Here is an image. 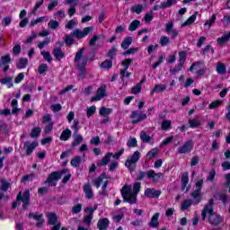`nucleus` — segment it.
Instances as JSON below:
<instances>
[{"mask_svg":"<svg viewBox=\"0 0 230 230\" xmlns=\"http://www.w3.org/2000/svg\"><path fill=\"white\" fill-rule=\"evenodd\" d=\"M93 30H94V28L93 27H86L84 28V30L75 29L72 31L71 35L78 40L84 39V37H87V35H89V33H91Z\"/></svg>","mask_w":230,"mask_h":230,"instance_id":"5","label":"nucleus"},{"mask_svg":"<svg viewBox=\"0 0 230 230\" xmlns=\"http://www.w3.org/2000/svg\"><path fill=\"white\" fill-rule=\"evenodd\" d=\"M218 200H221L223 204H227V193L221 192L217 195Z\"/></svg>","mask_w":230,"mask_h":230,"instance_id":"53","label":"nucleus"},{"mask_svg":"<svg viewBox=\"0 0 230 230\" xmlns=\"http://www.w3.org/2000/svg\"><path fill=\"white\" fill-rule=\"evenodd\" d=\"M29 218H33L36 220V226L38 227H40L44 224V217H42V215L31 213L29 214Z\"/></svg>","mask_w":230,"mask_h":230,"instance_id":"20","label":"nucleus"},{"mask_svg":"<svg viewBox=\"0 0 230 230\" xmlns=\"http://www.w3.org/2000/svg\"><path fill=\"white\" fill-rule=\"evenodd\" d=\"M230 40V31L228 33H225L221 38L217 39V44L219 46H224L226 42H229Z\"/></svg>","mask_w":230,"mask_h":230,"instance_id":"26","label":"nucleus"},{"mask_svg":"<svg viewBox=\"0 0 230 230\" xmlns=\"http://www.w3.org/2000/svg\"><path fill=\"white\" fill-rule=\"evenodd\" d=\"M142 87H143V82L141 81L140 83H138L136 86H134L131 89V93L133 94H139V93H141Z\"/></svg>","mask_w":230,"mask_h":230,"instance_id":"44","label":"nucleus"},{"mask_svg":"<svg viewBox=\"0 0 230 230\" xmlns=\"http://www.w3.org/2000/svg\"><path fill=\"white\" fill-rule=\"evenodd\" d=\"M103 179H107V174L103 173L97 179H95L93 181L94 186H96V188H100V186H102V183L103 182Z\"/></svg>","mask_w":230,"mask_h":230,"instance_id":"37","label":"nucleus"},{"mask_svg":"<svg viewBox=\"0 0 230 230\" xmlns=\"http://www.w3.org/2000/svg\"><path fill=\"white\" fill-rule=\"evenodd\" d=\"M215 22H217V14H212L209 20L205 21L204 26H208V28H211Z\"/></svg>","mask_w":230,"mask_h":230,"instance_id":"40","label":"nucleus"},{"mask_svg":"<svg viewBox=\"0 0 230 230\" xmlns=\"http://www.w3.org/2000/svg\"><path fill=\"white\" fill-rule=\"evenodd\" d=\"M78 125H80V120L75 119L71 126V128L72 130H74L75 135L78 134V130H80V128L78 127Z\"/></svg>","mask_w":230,"mask_h":230,"instance_id":"48","label":"nucleus"},{"mask_svg":"<svg viewBox=\"0 0 230 230\" xmlns=\"http://www.w3.org/2000/svg\"><path fill=\"white\" fill-rule=\"evenodd\" d=\"M41 132H42V128H40V127H36L32 128L31 132V137H39Z\"/></svg>","mask_w":230,"mask_h":230,"instance_id":"45","label":"nucleus"},{"mask_svg":"<svg viewBox=\"0 0 230 230\" xmlns=\"http://www.w3.org/2000/svg\"><path fill=\"white\" fill-rule=\"evenodd\" d=\"M191 150H193V140H189L178 148V154H190Z\"/></svg>","mask_w":230,"mask_h":230,"instance_id":"9","label":"nucleus"},{"mask_svg":"<svg viewBox=\"0 0 230 230\" xmlns=\"http://www.w3.org/2000/svg\"><path fill=\"white\" fill-rule=\"evenodd\" d=\"M39 146V142L37 141H26L23 145V150L25 151L27 155H30L31 154H33V150Z\"/></svg>","mask_w":230,"mask_h":230,"instance_id":"7","label":"nucleus"},{"mask_svg":"<svg viewBox=\"0 0 230 230\" xmlns=\"http://www.w3.org/2000/svg\"><path fill=\"white\" fill-rule=\"evenodd\" d=\"M216 71L217 75H226L227 69L226 67V64L222 62H217L216 66Z\"/></svg>","mask_w":230,"mask_h":230,"instance_id":"23","label":"nucleus"},{"mask_svg":"<svg viewBox=\"0 0 230 230\" xmlns=\"http://www.w3.org/2000/svg\"><path fill=\"white\" fill-rule=\"evenodd\" d=\"M140 138L143 141V143H150L152 140V137H150L149 135H146V132L142 131L140 134Z\"/></svg>","mask_w":230,"mask_h":230,"instance_id":"47","label":"nucleus"},{"mask_svg":"<svg viewBox=\"0 0 230 230\" xmlns=\"http://www.w3.org/2000/svg\"><path fill=\"white\" fill-rule=\"evenodd\" d=\"M84 51H85V48L80 49L75 57V65L76 67H85L87 65V58L84 57Z\"/></svg>","mask_w":230,"mask_h":230,"instance_id":"4","label":"nucleus"},{"mask_svg":"<svg viewBox=\"0 0 230 230\" xmlns=\"http://www.w3.org/2000/svg\"><path fill=\"white\" fill-rule=\"evenodd\" d=\"M48 218L49 224H50V226H55L57 224V220H58V217H57L56 214H49Z\"/></svg>","mask_w":230,"mask_h":230,"instance_id":"46","label":"nucleus"},{"mask_svg":"<svg viewBox=\"0 0 230 230\" xmlns=\"http://www.w3.org/2000/svg\"><path fill=\"white\" fill-rule=\"evenodd\" d=\"M77 69L79 71L78 80H84V78H85V75H86L85 67H82V68L78 67Z\"/></svg>","mask_w":230,"mask_h":230,"instance_id":"56","label":"nucleus"},{"mask_svg":"<svg viewBox=\"0 0 230 230\" xmlns=\"http://www.w3.org/2000/svg\"><path fill=\"white\" fill-rule=\"evenodd\" d=\"M50 40L49 38H46L44 40L38 43L39 49H44L45 46H48L49 44Z\"/></svg>","mask_w":230,"mask_h":230,"instance_id":"59","label":"nucleus"},{"mask_svg":"<svg viewBox=\"0 0 230 230\" xmlns=\"http://www.w3.org/2000/svg\"><path fill=\"white\" fill-rule=\"evenodd\" d=\"M157 154H159V149L157 147L151 149L147 154L146 157L148 159H154V157H157Z\"/></svg>","mask_w":230,"mask_h":230,"instance_id":"41","label":"nucleus"},{"mask_svg":"<svg viewBox=\"0 0 230 230\" xmlns=\"http://www.w3.org/2000/svg\"><path fill=\"white\" fill-rule=\"evenodd\" d=\"M2 64H10L12 62V57H10V54H7L5 56L1 57Z\"/></svg>","mask_w":230,"mask_h":230,"instance_id":"63","label":"nucleus"},{"mask_svg":"<svg viewBox=\"0 0 230 230\" xmlns=\"http://www.w3.org/2000/svg\"><path fill=\"white\" fill-rule=\"evenodd\" d=\"M53 55L56 58V60H62V58H64V57H65L64 52H62V50L60 49H54Z\"/></svg>","mask_w":230,"mask_h":230,"instance_id":"33","label":"nucleus"},{"mask_svg":"<svg viewBox=\"0 0 230 230\" xmlns=\"http://www.w3.org/2000/svg\"><path fill=\"white\" fill-rule=\"evenodd\" d=\"M145 197H147V199H159L161 196V190H157L154 188H147L145 190Z\"/></svg>","mask_w":230,"mask_h":230,"instance_id":"12","label":"nucleus"},{"mask_svg":"<svg viewBox=\"0 0 230 230\" xmlns=\"http://www.w3.org/2000/svg\"><path fill=\"white\" fill-rule=\"evenodd\" d=\"M127 145L129 148H136V146H137V140L135 137H130Z\"/></svg>","mask_w":230,"mask_h":230,"instance_id":"49","label":"nucleus"},{"mask_svg":"<svg viewBox=\"0 0 230 230\" xmlns=\"http://www.w3.org/2000/svg\"><path fill=\"white\" fill-rule=\"evenodd\" d=\"M213 199H209L208 204L204 208L201 212L203 220H206L207 215H208V222L211 226H220L224 222V217L213 210Z\"/></svg>","mask_w":230,"mask_h":230,"instance_id":"2","label":"nucleus"},{"mask_svg":"<svg viewBox=\"0 0 230 230\" xmlns=\"http://www.w3.org/2000/svg\"><path fill=\"white\" fill-rule=\"evenodd\" d=\"M168 44H171L170 38L168 36H162L160 39V45L168 46Z\"/></svg>","mask_w":230,"mask_h":230,"instance_id":"51","label":"nucleus"},{"mask_svg":"<svg viewBox=\"0 0 230 230\" xmlns=\"http://www.w3.org/2000/svg\"><path fill=\"white\" fill-rule=\"evenodd\" d=\"M189 182H190V178L188 176V172H184L181 175V186H182L183 190H184V188H186V186H188Z\"/></svg>","mask_w":230,"mask_h":230,"instance_id":"42","label":"nucleus"},{"mask_svg":"<svg viewBox=\"0 0 230 230\" xmlns=\"http://www.w3.org/2000/svg\"><path fill=\"white\" fill-rule=\"evenodd\" d=\"M197 15H199V12H195L194 14L189 17L188 20L182 23V26H191V24L197 21Z\"/></svg>","mask_w":230,"mask_h":230,"instance_id":"27","label":"nucleus"},{"mask_svg":"<svg viewBox=\"0 0 230 230\" xmlns=\"http://www.w3.org/2000/svg\"><path fill=\"white\" fill-rule=\"evenodd\" d=\"M58 26H60V22H58L55 20H50L49 22V28H50V30H57V28H58Z\"/></svg>","mask_w":230,"mask_h":230,"instance_id":"54","label":"nucleus"},{"mask_svg":"<svg viewBox=\"0 0 230 230\" xmlns=\"http://www.w3.org/2000/svg\"><path fill=\"white\" fill-rule=\"evenodd\" d=\"M159 213H155L152 217L151 221L149 222V227H157L159 226Z\"/></svg>","mask_w":230,"mask_h":230,"instance_id":"25","label":"nucleus"},{"mask_svg":"<svg viewBox=\"0 0 230 230\" xmlns=\"http://www.w3.org/2000/svg\"><path fill=\"white\" fill-rule=\"evenodd\" d=\"M94 112H96V106H91L86 109V116L87 118H91V116L94 115Z\"/></svg>","mask_w":230,"mask_h":230,"instance_id":"52","label":"nucleus"},{"mask_svg":"<svg viewBox=\"0 0 230 230\" xmlns=\"http://www.w3.org/2000/svg\"><path fill=\"white\" fill-rule=\"evenodd\" d=\"M61 177L60 172H52L47 179V181H45L47 184H50L51 186H55V184H53V182L58 181Z\"/></svg>","mask_w":230,"mask_h":230,"instance_id":"18","label":"nucleus"},{"mask_svg":"<svg viewBox=\"0 0 230 230\" xmlns=\"http://www.w3.org/2000/svg\"><path fill=\"white\" fill-rule=\"evenodd\" d=\"M26 66H28V59L24 58H21L16 64L18 69H24Z\"/></svg>","mask_w":230,"mask_h":230,"instance_id":"32","label":"nucleus"},{"mask_svg":"<svg viewBox=\"0 0 230 230\" xmlns=\"http://www.w3.org/2000/svg\"><path fill=\"white\" fill-rule=\"evenodd\" d=\"M101 67H103V69H111V67H112V61L106 59L101 64Z\"/></svg>","mask_w":230,"mask_h":230,"instance_id":"58","label":"nucleus"},{"mask_svg":"<svg viewBox=\"0 0 230 230\" xmlns=\"http://www.w3.org/2000/svg\"><path fill=\"white\" fill-rule=\"evenodd\" d=\"M84 141V137L82 135H75L74 141L72 142V146H78Z\"/></svg>","mask_w":230,"mask_h":230,"instance_id":"39","label":"nucleus"},{"mask_svg":"<svg viewBox=\"0 0 230 230\" xmlns=\"http://www.w3.org/2000/svg\"><path fill=\"white\" fill-rule=\"evenodd\" d=\"M139 26H141V22L138 20H134L128 26V30L129 31H136V30H137V28H139Z\"/></svg>","mask_w":230,"mask_h":230,"instance_id":"34","label":"nucleus"},{"mask_svg":"<svg viewBox=\"0 0 230 230\" xmlns=\"http://www.w3.org/2000/svg\"><path fill=\"white\" fill-rule=\"evenodd\" d=\"M65 42L66 46H71L73 42H75V40L73 39V36L66 34L65 35Z\"/></svg>","mask_w":230,"mask_h":230,"instance_id":"61","label":"nucleus"},{"mask_svg":"<svg viewBox=\"0 0 230 230\" xmlns=\"http://www.w3.org/2000/svg\"><path fill=\"white\" fill-rule=\"evenodd\" d=\"M111 157H112V153H108L106 154L102 161H100L98 164H97V166H107L109 164V163H111Z\"/></svg>","mask_w":230,"mask_h":230,"instance_id":"21","label":"nucleus"},{"mask_svg":"<svg viewBox=\"0 0 230 230\" xmlns=\"http://www.w3.org/2000/svg\"><path fill=\"white\" fill-rule=\"evenodd\" d=\"M141 159V152L135 151L131 155H129L125 163V166L129 172L136 171V164H137V161Z\"/></svg>","mask_w":230,"mask_h":230,"instance_id":"3","label":"nucleus"},{"mask_svg":"<svg viewBox=\"0 0 230 230\" xmlns=\"http://www.w3.org/2000/svg\"><path fill=\"white\" fill-rule=\"evenodd\" d=\"M41 55L44 58V60H47L49 62V64H51L53 58H51V54H49V52L42 51Z\"/></svg>","mask_w":230,"mask_h":230,"instance_id":"55","label":"nucleus"},{"mask_svg":"<svg viewBox=\"0 0 230 230\" xmlns=\"http://www.w3.org/2000/svg\"><path fill=\"white\" fill-rule=\"evenodd\" d=\"M77 22L75 19L70 20L65 26V28H66V30H73L74 26H76Z\"/></svg>","mask_w":230,"mask_h":230,"instance_id":"62","label":"nucleus"},{"mask_svg":"<svg viewBox=\"0 0 230 230\" xmlns=\"http://www.w3.org/2000/svg\"><path fill=\"white\" fill-rule=\"evenodd\" d=\"M173 4H177V0H167L166 2H163L161 3V7L164 10L173 6Z\"/></svg>","mask_w":230,"mask_h":230,"instance_id":"36","label":"nucleus"},{"mask_svg":"<svg viewBox=\"0 0 230 230\" xmlns=\"http://www.w3.org/2000/svg\"><path fill=\"white\" fill-rule=\"evenodd\" d=\"M105 96H107V87L102 85L97 89L96 95L92 97L91 102H100V100H102Z\"/></svg>","mask_w":230,"mask_h":230,"instance_id":"6","label":"nucleus"},{"mask_svg":"<svg viewBox=\"0 0 230 230\" xmlns=\"http://www.w3.org/2000/svg\"><path fill=\"white\" fill-rule=\"evenodd\" d=\"M166 91L165 84H155V88L151 91V96H154L156 93H164Z\"/></svg>","mask_w":230,"mask_h":230,"instance_id":"24","label":"nucleus"},{"mask_svg":"<svg viewBox=\"0 0 230 230\" xmlns=\"http://www.w3.org/2000/svg\"><path fill=\"white\" fill-rule=\"evenodd\" d=\"M60 175L62 177V175H65L63 177V183L64 184H67V181H69V179H71V173L69 172V170L67 169H63L61 172H60Z\"/></svg>","mask_w":230,"mask_h":230,"instance_id":"28","label":"nucleus"},{"mask_svg":"<svg viewBox=\"0 0 230 230\" xmlns=\"http://www.w3.org/2000/svg\"><path fill=\"white\" fill-rule=\"evenodd\" d=\"M132 42H134L132 37H128L122 41L121 48L123 49H128V47L130 46V44H132Z\"/></svg>","mask_w":230,"mask_h":230,"instance_id":"35","label":"nucleus"},{"mask_svg":"<svg viewBox=\"0 0 230 230\" xmlns=\"http://www.w3.org/2000/svg\"><path fill=\"white\" fill-rule=\"evenodd\" d=\"M38 71H39L40 75H44V73H46V71H48V65L47 64L40 65Z\"/></svg>","mask_w":230,"mask_h":230,"instance_id":"64","label":"nucleus"},{"mask_svg":"<svg viewBox=\"0 0 230 230\" xmlns=\"http://www.w3.org/2000/svg\"><path fill=\"white\" fill-rule=\"evenodd\" d=\"M201 195H202V190H193L190 193V197H191V199H193L194 204H200V202L202 200Z\"/></svg>","mask_w":230,"mask_h":230,"instance_id":"17","label":"nucleus"},{"mask_svg":"<svg viewBox=\"0 0 230 230\" xmlns=\"http://www.w3.org/2000/svg\"><path fill=\"white\" fill-rule=\"evenodd\" d=\"M110 221L108 218H102L99 220L97 224V227L99 230H107V227H109Z\"/></svg>","mask_w":230,"mask_h":230,"instance_id":"22","label":"nucleus"},{"mask_svg":"<svg viewBox=\"0 0 230 230\" xmlns=\"http://www.w3.org/2000/svg\"><path fill=\"white\" fill-rule=\"evenodd\" d=\"M130 64H132V59L130 58L122 61V66H124V69H120V78L122 82H125V73H127Z\"/></svg>","mask_w":230,"mask_h":230,"instance_id":"16","label":"nucleus"},{"mask_svg":"<svg viewBox=\"0 0 230 230\" xmlns=\"http://www.w3.org/2000/svg\"><path fill=\"white\" fill-rule=\"evenodd\" d=\"M82 163V158L81 156H75L74 157L71 162H70V164L71 166H73L74 168H78V166H80Z\"/></svg>","mask_w":230,"mask_h":230,"instance_id":"38","label":"nucleus"},{"mask_svg":"<svg viewBox=\"0 0 230 230\" xmlns=\"http://www.w3.org/2000/svg\"><path fill=\"white\" fill-rule=\"evenodd\" d=\"M146 177L147 179H152L154 184H156L161 180V177H164V174L162 172L156 173L154 170H149L146 172Z\"/></svg>","mask_w":230,"mask_h":230,"instance_id":"11","label":"nucleus"},{"mask_svg":"<svg viewBox=\"0 0 230 230\" xmlns=\"http://www.w3.org/2000/svg\"><path fill=\"white\" fill-rule=\"evenodd\" d=\"M131 12H133V13H141L143 12V5L142 4H137L134 5L133 7H131Z\"/></svg>","mask_w":230,"mask_h":230,"instance_id":"50","label":"nucleus"},{"mask_svg":"<svg viewBox=\"0 0 230 230\" xmlns=\"http://www.w3.org/2000/svg\"><path fill=\"white\" fill-rule=\"evenodd\" d=\"M184 62H186V52L181 51L179 53V64L177 68H173L172 70V73H179L181 69H182V66H184Z\"/></svg>","mask_w":230,"mask_h":230,"instance_id":"14","label":"nucleus"},{"mask_svg":"<svg viewBox=\"0 0 230 230\" xmlns=\"http://www.w3.org/2000/svg\"><path fill=\"white\" fill-rule=\"evenodd\" d=\"M13 78L8 76V77H4V79H2L0 81V84H2V85H7V87L10 89L12 87H13Z\"/></svg>","mask_w":230,"mask_h":230,"instance_id":"29","label":"nucleus"},{"mask_svg":"<svg viewBox=\"0 0 230 230\" xmlns=\"http://www.w3.org/2000/svg\"><path fill=\"white\" fill-rule=\"evenodd\" d=\"M189 125L190 128H197V127H200V121L197 119H189Z\"/></svg>","mask_w":230,"mask_h":230,"instance_id":"43","label":"nucleus"},{"mask_svg":"<svg viewBox=\"0 0 230 230\" xmlns=\"http://www.w3.org/2000/svg\"><path fill=\"white\" fill-rule=\"evenodd\" d=\"M99 114L103 118L102 123L107 124L109 123V114H112V109L101 107L99 110Z\"/></svg>","mask_w":230,"mask_h":230,"instance_id":"10","label":"nucleus"},{"mask_svg":"<svg viewBox=\"0 0 230 230\" xmlns=\"http://www.w3.org/2000/svg\"><path fill=\"white\" fill-rule=\"evenodd\" d=\"M83 191L85 194L86 199L89 200L94 197V194L93 193V187H91L90 183H85L84 185Z\"/></svg>","mask_w":230,"mask_h":230,"instance_id":"19","label":"nucleus"},{"mask_svg":"<svg viewBox=\"0 0 230 230\" xmlns=\"http://www.w3.org/2000/svg\"><path fill=\"white\" fill-rule=\"evenodd\" d=\"M71 129L69 128H66L65 130H63V132L61 133L60 136V140L61 141H67V139H69V137H71Z\"/></svg>","mask_w":230,"mask_h":230,"instance_id":"30","label":"nucleus"},{"mask_svg":"<svg viewBox=\"0 0 230 230\" xmlns=\"http://www.w3.org/2000/svg\"><path fill=\"white\" fill-rule=\"evenodd\" d=\"M191 204H193L191 199H184L183 202H181V210L186 211V209H190V208H191Z\"/></svg>","mask_w":230,"mask_h":230,"instance_id":"31","label":"nucleus"},{"mask_svg":"<svg viewBox=\"0 0 230 230\" xmlns=\"http://www.w3.org/2000/svg\"><path fill=\"white\" fill-rule=\"evenodd\" d=\"M216 176H217V171H215V169H211L207 178V181H208L209 182H213V181H215Z\"/></svg>","mask_w":230,"mask_h":230,"instance_id":"57","label":"nucleus"},{"mask_svg":"<svg viewBox=\"0 0 230 230\" xmlns=\"http://www.w3.org/2000/svg\"><path fill=\"white\" fill-rule=\"evenodd\" d=\"M2 186L0 188V200H3V199H8L6 195L4 194L5 191H8V188H10V183L6 181V180H2Z\"/></svg>","mask_w":230,"mask_h":230,"instance_id":"15","label":"nucleus"},{"mask_svg":"<svg viewBox=\"0 0 230 230\" xmlns=\"http://www.w3.org/2000/svg\"><path fill=\"white\" fill-rule=\"evenodd\" d=\"M53 125H55L54 121H50L44 128L43 132L44 134H49L51 130H53Z\"/></svg>","mask_w":230,"mask_h":230,"instance_id":"60","label":"nucleus"},{"mask_svg":"<svg viewBox=\"0 0 230 230\" xmlns=\"http://www.w3.org/2000/svg\"><path fill=\"white\" fill-rule=\"evenodd\" d=\"M16 199L17 200H22L23 203V209H28V206H30V190H25L22 196L20 192Z\"/></svg>","mask_w":230,"mask_h":230,"instance_id":"8","label":"nucleus"},{"mask_svg":"<svg viewBox=\"0 0 230 230\" xmlns=\"http://www.w3.org/2000/svg\"><path fill=\"white\" fill-rule=\"evenodd\" d=\"M132 118V123H140V121H144V119H146V114L145 113H139V111H132L131 113Z\"/></svg>","mask_w":230,"mask_h":230,"instance_id":"13","label":"nucleus"},{"mask_svg":"<svg viewBox=\"0 0 230 230\" xmlns=\"http://www.w3.org/2000/svg\"><path fill=\"white\" fill-rule=\"evenodd\" d=\"M141 191V182H135L132 186L124 185L120 190V193L122 195V199L124 202H128V204H137V195Z\"/></svg>","mask_w":230,"mask_h":230,"instance_id":"1","label":"nucleus"}]
</instances>
